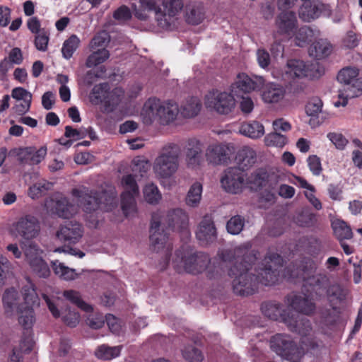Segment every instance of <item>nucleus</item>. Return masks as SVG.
<instances>
[{
	"label": "nucleus",
	"mask_w": 362,
	"mask_h": 362,
	"mask_svg": "<svg viewBox=\"0 0 362 362\" xmlns=\"http://www.w3.org/2000/svg\"><path fill=\"white\" fill-rule=\"evenodd\" d=\"M235 159L239 165L238 168L244 173L256 162V152L249 146H244L238 152Z\"/></svg>",
	"instance_id": "4be33fe9"
},
{
	"label": "nucleus",
	"mask_w": 362,
	"mask_h": 362,
	"mask_svg": "<svg viewBox=\"0 0 362 362\" xmlns=\"http://www.w3.org/2000/svg\"><path fill=\"white\" fill-rule=\"evenodd\" d=\"M327 192L330 199L332 200H341L342 197V189L339 185L329 184Z\"/></svg>",
	"instance_id": "338daca9"
},
{
	"label": "nucleus",
	"mask_w": 362,
	"mask_h": 362,
	"mask_svg": "<svg viewBox=\"0 0 362 362\" xmlns=\"http://www.w3.org/2000/svg\"><path fill=\"white\" fill-rule=\"evenodd\" d=\"M332 52V44L326 39H320L313 43L309 49L310 55L316 59L328 57Z\"/></svg>",
	"instance_id": "a878e982"
},
{
	"label": "nucleus",
	"mask_w": 362,
	"mask_h": 362,
	"mask_svg": "<svg viewBox=\"0 0 362 362\" xmlns=\"http://www.w3.org/2000/svg\"><path fill=\"white\" fill-rule=\"evenodd\" d=\"M286 90L284 88L276 83H269L265 86L262 93V99L265 103H278L285 95Z\"/></svg>",
	"instance_id": "5701e85b"
},
{
	"label": "nucleus",
	"mask_w": 362,
	"mask_h": 362,
	"mask_svg": "<svg viewBox=\"0 0 362 362\" xmlns=\"http://www.w3.org/2000/svg\"><path fill=\"white\" fill-rule=\"evenodd\" d=\"M255 88L256 83L245 74H239L236 81L232 86L233 90L238 89L243 93H250L255 90Z\"/></svg>",
	"instance_id": "c9c22d12"
},
{
	"label": "nucleus",
	"mask_w": 362,
	"mask_h": 362,
	"mask_svg": "<svg viewBox=\"0 0 362 362\" xmlns=\"http://www.w3.org/2000/svg\"><path fill=\"white\" fill-rule=\"evenodd\" d=\"M300 18L306 22H310L320 16L331 15L330 6L317 1H305L300 7L298 11Z\"/></svg>",
	"instance_id": "f8f14e48"
},
{
	"label": "nucleus",
	"mask_w": 362,
	"mask_h": 362,
	"mask_svg": "<svg viewBox=\"0 0 362 362\" xmlns=\"http://www.w3.org/2000/svg\"><path fill=\"white\" fill-rule=\"evenodd\" d=\"M262 311L264 315L272 320H282L293 331L298 332L302 335H307L311 329L310 322L305 319H289L283 313V310L277 303H266L262 305Z\"/></svg>",
	"instance_id": "6e6552de"
},
{
	"label": "nucleus",
	"mask_w": 362,
	"mask_h": 362,
	"mask_svg": "<svg viewBox=\"0 0 362 362\" xmlns=\"http://www.w3.org/2000/svg\"><path fill=\"white\" fill-rule=\"evenodd\" d=\"M150 168L149 162L144 160L134 159L132 171L135 173V175L143 177H144Z\"/></svg>",
	"instance_id": "3c124183"
},
{
	"label": "nucleus",
	"mask_w": 362,
	"mask_h": 362,
	"mask_svg": "<svg viewBox=\"0 0 362 362\" xmlns=\"http://www.w3.org/2000/svg\"><path fill=\"white\" fill-rule=\"evenodd\" d=\"M166 223V214L161 210H157L151 214L150 226H161Z\"/></svg>",
	"instance_id": "052dcab7"
},
{
	"label": "nucleus",
	"mask_w": 362,
	"mask_h": 362,
	"mask_svg": "<svg viewBox=\"0 0 362 362\" xmlns=\"http://www.w3.org/2000/svg\"><path fill=\"white\" fill-rule=\"evenodd\" d=\"M122 346H108L107 345L100 346L95 351L97 358L103 360H111L119 356Z\"/></svg>",
	"instance_id": "4c0bfd02"
},
{
	"label": "nucleus",
	"mask_w": 362,
	"mask_h": 362,
	"mask_svg": "<svg viewBox=\"0 0 362 362\" xmlns=\"http://www.w3.org/2000/svg\"><path fill=\"white\" fill-rule=\"evenodd\" d=\"M107 33L104 32L95 35L90 42V49L93 51L97 49H98L99 47H103L107 41Z\"/></svg>",
	"instance_id": "5fc2aeb1"
},
{
	"label": "nucleus",
	"mask_w": 362,
	"mask_h": 362,
	"mask_svg": "<svg viewBox=\"0 0 362 362\" xmlns=\"http://www.w3.org/2000/svg\"><path fill=\"white\" fill-rule=\"evenodd\" d=\"M13 64H21L23 61L22 51L18 47H14L8 53L6 57Z\"/></svg>",
	"instance_id": "69168bd1"
},
{
	"label": "nucleus",
	"mask_w": 362,
	"mask_h": 362,
	"mask_svg": "<svg viewBox=\"0 0 362 362\" xmlns=\"http://www.w3.org/2000/svg\"><path fill=\"white\" fill-rule=\"evenodd\" d=\"M113 91H110L108 83H102L94 86L90 93V100L94 105L104 103L105 107L114 105Z\"/></svg>",
	"instance_id": "6ab92c4d"
},
{
	"label": "nucleus",
	"mask_w": 362,
	"mask_h": 362,
	"mask_svg": "<svg viewBox=\"0 0 362 362\" xmlns=\"http://www.w3.org/2000/svg\"><path fill=\"white\" fill-rule=\"evenodd\" d=\"M245 183V174L237 168H228L221 179L223 188L228 192L238 194L241 192Z\"/></svg>",
	"instance_id": "2eb2a0df"
},
{
	"label": "nucleus",
	"mask_w": 362,
	"mask_h": 362,
	"mask_svg": "<svg viewBox=\"0 0 362 362\" xmlns=\"http://www.w3.org/2000/svg\"><path fill=\"white\" fill-rule=\"evenodd\" d=\"M143 192L146 202L152 205L157 204L162 197L158 187L153 183L146 185Z\"/></svg>",
	"instance_id": "a19ab883"
},
{
	"label": "nucleus",
	"mask_w": 362,
	"mask_h": 362,
	"mask_svg": "<svg viewBox=\"0 0 362 362\" xmlns=\"http://www.w3.org/2000/svg\"><path fill=\"white\" fill-rule=\"evenodd\" d=\"M46 154L47 148L45 146H42L37 150L33 147H27L21 149L19 156L22 163L34 165L39 164L42 160H44Z\"/></svg>",
	"instance_id": "aec40b11"
},
{
	"label": "nucleus",
	"mask_w": 362,
	"mask_h": 362,
	"mask_svg": "<svg viewBox=\"0 0 362 362\" xmlns=\"http://www.w3.org/2000/svg\"><path fill=\"white\" fill-rule=\"evenodd\" d=\"M113 17L117 21H128L132 18V13L127 6L123 5L115 11Z\"/></svg>",
	"instance_id": "bf43d9fd"
},
{
	"label": "nucleus",
	"mask_w": 362,
	"mask_h": 362,
	"mask_svg": "<svg viewBox=\"0 0 362 362\" xmlns=\"http://www.w3.org/2000/svg\"><path fill=\"white\" fill-rule=\"evenodd\" d=\"M159 8L160 6L157 5L155 0H139V6H134V16L141 21H145L148 18L149 13L154 12L156 19V11Z\"/></svg>",
	"instance_id": "393cba45"
},
{
	"label": "nucleus",
	"mask_w": 362,
	"mask_h": 362,
	"mask_svg": "<svg viewBox=\"0 0 362 362\" xmlns=\"http://www.w3.org/2000/svg\"><path fill=\"white\" fill-rule=\"evenodd\" d=\"M138 194L130 191H124L121 194V206L126 216L136 211L135 197Z\"/></svg>",
	"instance_id": "f704fd0d"
},
{
	"label": "nucleus",
	"mask_w": 362,
	"mask_h": 362,
	"mask_svg": "<svg viewBox=\"0 0 362 362\" xmlns=\"http://www.w3.org/2000/svg\"><path fill=\"white\" fill-rule=\"evenodd\" d=\"M49 40L48 32L45 29H42L40 33L35 34L34 43L36 49L42 52L46 51Z\"/></svg>",
	"instance_id": "09e8293b"
},
{
	"label": "nucleus",
	"mask_w": 362,
	"mask_h": 362,
	"mask_svg": "<svg viewBox=\"0 0 362 362\" xmlns=\"http://www.w3.org/2000/svg\"><path fill=\"white\" fill-rule=\"evenodd\" d=\"M204 103L207 108L214 110L219 114L227 115L233 110L235 102L232 94L213 89L205 95Z\"/></svg>",
	"instance_id": "9b49d317"
},
{
	"label": "nucleus",
	"mask_w": 362,
	"mask_h": 362,
	"mask_svg": "<svg viewBox=\"0 0 362 362\" xmlns=\"http://www.w3.org/2000/svg\"><path fill=\"white\" fill-rule=\"evenodd\" d=\"M210 262L209 257L204 253H197L190 256L183 255L181 251L176 253L174 266L179 271L182 269L191 274H199L204 272Z\"/></svg>",
	"instance_id": "9d476101"
},
{
	"label": "nucleus",
	"mask_w": 362,
	"mask_h": 362,
	"mask_svg": "<svg viewBox=\"0 0 362 362\" xmlns=\"http://www.w3.org/2000/svg\"><path fill=\"white\" fill-rule=\"evenodd\" d=\"M296 43L299 47H303L305 44L312 41L314 33L313 30L308 26H302L296 33Z\"/></svg>",
	"instance_id": "79ce46f5"
},
{
	"label": "nucleus",
	"mask_w": 362,
	"mask_h": 362,
	"mask_svg": "<svg viewBox=\"0 0 362 362\" xmlns=\"http://www.w3.org/2000/svg\"><path fill=\"white\" fill-rule=\"evenodd\" d=\"M105 319L110 331L114 334H119L122 329L120 320L111 314L107 315Z\"/></svg>",
	"instance_id": "13d9d810"
},
{
	"label": "nucleus",
	"mask_w": 362,
	"mask_h": 362,
	"mask_svg": "<svg viewBox=\"0 0 362 362\" xmlns=\"http://www.w3.org/2000/svg\"><path fill=\"white\" fill-rule=\"evenodd\" d=\"M202 107V103L198 98L190 97L181 105L180 112L185 117H194L198 115Z\"/></svg>",
	"instance_id": "2f4dec72"
},
{
	"label": "nucleus",
	"mask_w": 362,
	"mask_h": 362,
	"mask_svg": "<svg viewBox=\"0 0 362 362\" xmlns=\"http://www.w3.org/2000/svg\"><path fill=\"white\" fill-rule=\"evenodd\" d=\"M290 305L293 310L306 315L313 313L315 310V304L302 296H293L291 300Z\"/></svg>",
	"instance_id": "7c9ffc66"
},
{
	"label": "nucleus",
	"mask_w": 362,
	"mask_h": 362,
	"mask_svg": "<svg viewBox=\"0 0 362 362\" xmlns=\"http://www.w3.org/2000/svg\"><path fill=\"white\" fill-rule=\"evenodd\" d=\"M337 80L344 84L342 90L339 92V100L334 103L336 107L346 106L348 98L358 97L362 94V77L359 69L355 66L342 68L337 74Z\"/></svg>",
	"instance_id": "20e7f679"
},
{
	"label": "nucleus",
	"mask_w": 362,
	"mask_h": 362,
	"mask_svg": "<svg viewBox=\"0 0 362 362\" xmlns=\"http://www.w3.org/2000/svg\"><path fill=\"white\" fill-rule=\"evenodd\" d=\"M21 247L32 272L37 277L48 278L50 275V269L47 263L42 257V251L33 243L26 244L22 242Z\"/></svg>",
	"instance_id": "1a4fd4ad"
},
{
	"label": "nucleus",
	"mask_w": 362,
	"mask_h": 362,
	"mask_svg": "<svg viewBox=\"0 0 362 362\" xmlns=\"http://www.w3.org/2000/svg\"><path fill=\"white\" fill-rule=\"evenodd\" d=\"M37 219L33 215H25L21 217L13 226H37Z\"/></svg>",
	"instance_id": "e2e57ef3"
},
{
	"label": "nucleus",
	"mask_w": 362,
	"mask_h": 362,
	"mask_svg": "<svg viewBox=\"0 0 362 362\" xmlns=\"http://www.w3.org/2000/svg\"><path fill=\"white\" fill-rule=\"evenodd\" d=\"M286 74L293 78H301L309 76V67L302 60L289 59L286 63Z\"/></svg>",
	"instance_id": "412c9836"
},
{
	"label": "nucleus",
	"mask_w": 362,
	"mask_h": 362,
	"mask_svg": "<svg viewBox=\"0 0 362 362\" xmlns=\"http://www.w3.org/2000/svg\"><path fill=\"white\" fill-rule=\"evenodd\" d=\"M150 245L153 251L162 252L167 258L172 249L164 228H151Z\"/></svg>",
	"instance_id": "a211bd4d"
},
{
	"label": "nucleus",
	"mask_w": 362,
	"mask_h": 362,
	"mask_svg": "<svg viewBox=\"0 0 362 362\" xmlns=\"http://www.w3.org/2000/svg\"><path fill=\"white\" fill-rule=\"evenodd\" d=\"M188 222L189 216L182 209H174L166 213V223L168 226H187Z\"/></svg>",
	"instance_id": "c85d7f7f"
},
{
	"label": "nucleus",
	"mask_w": 362,
	"mask_h": 362,
	"mask_svg": "<svg viewBox=\"0 0 362 362\" xmlns=\"http://www.w3.org/2000/svg\"><path fill=\"white\" fill-rule=\"evenodd\" d=\"M180 147L175 144L165 146L153 163L155 173L168 178L176 173L179 166Z\"/></svg>",
	"instance_id": "423d86ee"
},
{
	"label": "nucleus",
	"mask_w": 362,
	"mask_h": 362,
	"mask_svg": "<svg viewBox=\"0 0 362 362\" xmlns=\"http://www.w3.org/2000/svg\"><path fill=\"white\" fill-rule=\"evenodd\" d=\"M308 165L310 170L314 175L318 176L322 171L320 158L316 155L309 156L308 159Z\"/></svg>",
	"instance_id": "603ef678"
},
{
	"label": "nucleus",
	"mask_w": 362,
	"mask_h": 362,
	"mask_svg": "<svg viewBox=\"0 0 362 362\" xmlns=\"http://www.w3.org/2000/svg\"><path fill=\"white\" fill-rule=\"evenodd\" d=\"M110 57V52L105 48L98 49L93 51L86 62V66L88 68L96 66L105 62Z\"/></svg>",
	"instance_id": "e433bc0d"
},
{
	"label": "nucleus",
	"mask_w": 362,
	"mask_h": 362,
	"mask_svg": "<svg viewBox=\"0 0 362 362\" xmlns=\"http://www.w3.org/2000/svg\"><path fill=\"white\" fill-rule=\"evenodd\" d=\"M64 296L67 300L76 305L86 313H90L93 311L92 306L87 304L81 299V296L78 291L74 290L65 291L64 292Z\"/></svg>",
	"instance_id": "58836bf2"
},
{
	"label": "nucleus",
	"mask_w": 362,
	"mask_h": 362,
	"mask_svg": "<svg viewBox=\"0 0 362 362\" xmlns=\"http://www.w3.org/2000/svg\"><path fill=\"white\" fill-rule=\"evenodd\" d=\"M23 296L25 308L23 305L17 311L19 324L25 329H28L33 327L35 322V317L33 306L39 305L38 296L35 291L34 285L28 282L23 288Z\"/></svg>",
	"instance_id": "0eeeda50"
},
{
	"label": "nucleus",
	"mask_w": 362,
	"mask_h": 362,
	"mask_svg": "<svg viewBox=\"0 0 362 362\" xmlns=\"http://www.w3.org/2000/svg\"><path fill=\"white\" fill-rule=\"evenodd\" d=\"M318 346L313 339H305L298 346L289 336L281 334H276L270 339L272 351L288 362H300L305 351L315 349Z\"/></svg>",
	"instance_id": "f03ea898"
},
{
	"label": "nucleus",
	"mask_w": 362,
	"mask_h": 362,
	"mask_svg": "<svg viewBox=\"0 0 362 362\" xmlns=\"http://www.w3.org/2000/svg\"><path fill=\"white\" fill-rule=\"evenodd\" d=\"M240 134L255 139L262 137L264 134V127L259 122L252 121L244 123L240 128Z\"/></svg>",
	"instance_id": "c756f323"
},
{
	"label": "nucleus",
	"mask_w": 362,
	"mask_h": 362,
	"mask_svg": "<svg viewBox=\"0 0 362 362\" xmlns=\"http://www.w3.org/2000/svg\"><path fill=\"white\" fill-rule=\"evenodd\" d=\"M231 149L228 144H210L205 153V157L209 163L218 165H227L230 160Z\"/></svg>",
	"instance_id": "dca6fc26"
},
{
	"label": "nucleus",
	"mask_w": 362,
	"mask_h": 362,
	"mask_svg": "<svg viewBox=\"0 0 362 362\" xmlns=\"http://www.w3.org/2000/svg\"><path fill=\"white\" fill-rule=\"evenodd\" d=\"M18 293L14 288L8 289L3 296V303L6 313L8 316H12L14 311L20 308L23 305L20 303Z\"/></svg>",
	"instance_id": "cd10ccee"
},
{
	"label": "nucleus",
	"mask_w": 362,
	"mask_h": 362,
	"mask_svg": "<svg viewBox=\"0 0 362 362\" xmlns=\"http://www.w3.org/2000/svg\"><path fill=\"white\" fill-rule=\"evenodd\" d=\"M185 162L189 168L196 169L204 162L201 142L196 139L188 140L185 148Z\"/></svg>",
	"instance_id": "f3484780"
},
{
	"label": "nucleus",
	"mask_w": 362,
	"mask_h": 362,
	"mask_svg": "<svg viewBox=\"0 0 362 362\" xmlns=\"http://www.w3.org/2000/svg\"><path fill=\"white\" fill-rule=\"evenodd\" d=\"M52 267L54 273L61 279L71 281L78 276L75 269L66 267L64 263L58 260L52 262Z\"/></svg>",
	"instance_id": "473e14b6"
},
{
	"label": "nucleus",
	"mask_w": 362,
	"mask_h": 362,
	"mask_svg": "<svg viewBox=\"0 0 362 362\" xmlns=\"http://www.w3.org/2000/svg\"><path fill=\"white\" fill-rule=\"evenodd\" d=\"M11 96L18 100L25 101V100H32V95L25 88L17 87L12 90Z\"/></svg>",
	"instance_id": "0e129e2a"
},
{
	"label": "nucleus",
	"mask_w": 362,
	"mask_h": 362,
	"mask_svg": "<svg viewBox=\"0 0 362 362\" xmlns=\"http://www.w3.org/2000/svg\"><path fill=\"white\" fill-rule=\"evenodd\" d=\"M328 295L330 298L341 301L345 299L347 295V291L339 285H334L329 288Z\"/></svg>",
	"instance_id": "4d7b16f0"
},
{
	"label": "nucleus",
	"mask_w": 362,
	"mask_h": 362,
	"mask_svg": "<svg viewBox=\"0 0 362 362\" xmlns=\"http://www.w3.org/2000/svg\"><path fill=\"white\" fill-rule=\"evenodd\" d=\"M245 262V258H244ZM264 268L258 272V276L252 278L248 273L250 264H243V259L239 257L232 261V267L228 275L233 278V288L235 293L239 295L252 294L257 288L258 282L265 285H272L278 281L277 269L280 267L281 257L274 253L264 258Z\"/></svg>",
	"instance_id": "f257e3e1"
},
{
	"label": "nucleus",
	"mask_w": 362,
	"mask_h": 362,
	"mask_svg": "<svg viewBox=\"0 0 362 362\" xmlns=\"http://www.w3.org/2000/svg\"><path fill=\"white\" fill-rule=\"evenodd\" d=\"M80 44V39L76 35H71L67 40H66L62 48V53L63 57L69 59L78 49Z\"/></svg>",
	"instance_id": "ea45409f"
},
{
	"label": "nucleus",
	"mask_w": 362,
	"mask_h": 362,
	"mask_svg": "<svg viewBox=\"0 0 362 362\" xmlns=\"http://www.w3.org/2000/svg\"><path fill=\"white\" fill-rule=\"evenodd\" d=\"M179 112L178 105L176 103L168 100L161 101L159 99L149 98L144 103L141 116L144 122L150 124L156 118L163 124H168L173 122Z\"/></svg>",
	"instance_id": "7ed1b4c3"
},
{
	"label": "nucleus",
	"mask_w": 362,
	"mask_h": 362,
	"mask_svg": "<svg viewBox=\"0 0 362 362\" xmlns=\"http://www.w3.org/2000/svg\"><path fill=\"white\" fill-rule=\"evenodd\" d=\"M257 59L260 67L265 69L270 64V55L264 49H259L257 51Z\"/></svg>",
	"instance_id": "680f3d73"
},
{
	"label": "nucleus",
	"mask_w": 362,
	"mask_h": 362,
	"mask_svg": "<svg viewBox=\"0 0 362 362\" xmlns=\"http://www.w3.org/2000/svg\"><path fill=\"white\" fill-rule=\"evenodd\" d=\"M264 144L267 146H276L282 148L287 143V138L276 131L268 134L264 137Z\"/></svg>",
	"instance_id": "c03bdc74"
},
{
	"label": "nucleus",
	"mask_w": 362,
	"mask_h": 362,
	"mask_svg": "<svg viewBox=\"0 0 362 362\" xmlns=\"http://www.w3.org/2000/svg\"><path fill=\"white\" fill-rule=\"evenodd\" d=\"M84 232L82 228H60L57 232V238L67 244H76L83 238Z\"/></svg>",
	"instance_id": "b1692460"
},
{
	"label": "nucleus",
	"mask_w": 362,
	"mask_h": 362,
	"mask_svg": "<svg viewBox=\"0 0 362 362\" xmlns=\"http://www.w3.org/2000/svg\"><path fill=\"white\" fill-rule=\"evenodd\" d=\"M88 324L93 329H99L104 324V318L100 314H94L90 315L88 319Z\"/></svg>",
	"instance_id": "774afa93"
},
{
	"label": "nucleus",
	"mask_w": 362,
	"mask_h": 362,
	"mask_svg": "<svg viewBox=\"0 0 362 362\" xmlns=\"http://www.w3.org/2000/svg\"><path fill=\"white\" fill-rule=\"evenodd\" d=\"M72 194L78 198L80 206L86 213H91L100 207L107 211L115 204V197L106 191L99 192L83 187L73 189Z\"/></svg>",
	"instance_id": "39448f33"
},
{
	"label": "nucleus",
	"mask_w": 362,
	"mask_h": 362,
	"mask_svg": "<svg viewBox=\"0 0 362 362\" xmlns=\"http://www.w3.org/2000/svg\"><path fill=\"white\" fill-rule=\"evenodd\" d=\"M182 7V0H163L161 6L156 11L158 25L163 28L169 27L171 17L175 16Z\"/></svg>",
	"instance_id": "4468645a"
},
{
	"label": "nucleus",
	"mask_w": 362,
	"mask_h": 362,
	"mask_svg": "<svg viewBox=\"0 0 362 362\" xmlns=\"http://www.w3.org/2000/svg\"><path fill=\"white\" fill-rule=\"evenodd\" d=\"M182 352L183 357L189 362H202L204 359L202 351L192 345L185 347Z\"/></svg>",
	"instance_id": "a18cd8bd"
},
{
	"label": "nucleus",
	"mask_w": 362,
	"mask_h": 362,
	"mask_svg": "<svg viewBox=\"0 0 362 362\" xmlns=\"http://www.w3.org/2000/svg\"><path fill=\"white\" fill-rule=\"evenodd\" d=\"M327 138L339 150H343L348 144V140L339 133L330 132L327 134Z\"/></svg>",
	"instance_id": "864d4df0"
},
{
	"label": "nucleus",
	"mask_w": 362,
	"mask_h": 362,
	"mask_svg": "<svg viewBox=\"0 0 362 362\" xmlns=\"http://www.w3.org/2000/svg\"><path fill=\"white\" fill-rule=\"evenodd\" d=\"M122 182L126 189L125 191H130L134 194L139 193L138 185L133 175L124 176Z\"/></svg>",
	"instance_id": "6e6d98bb"
},
{
	"label": "nucleus",
	"mask_w": 362,
	"mask_h": 362,
	"mask_svg": "<svg viewBox=\"0 0 362 362\" xmlns=\"http://www.w3.org/2000/svg\"><path fill=\"white\" fill-rule=\"evenodd\" d=\"M275 25L279 35L293 37L298 26L296 13L292 11H281L276 17Z\"/></svg>",
	"instance_id": "ddd939ff"
},
{
	"label": "nucleus",
	"mask_w": 362,
	"mask_h": 362,
	"mask_svg": "<svg viewBox=\"0 0 362 362\" xmlns=\"http://www.w3.org/2000/svg\"><path fill=\"white\" fill-rule=\"evenodd\" d=\"M269 174L265 169L259 168L251 175V182L257 187H263L266 185Z\"/></svg>",
	"instance_id": "8fccbe9b"
},
{
	"label": "nucleus",
	"mask_w": 362,
	"mask_h": 362,
	"mask_svg": "<svg viewBox=\"0 0 362 362\" xmlns=\"http://www.w3.org/2000/svg\"><path fill=\"white\" fill-rule=\"evenodd\" d=\"M322 101L319 98H312L305 106V112L310 117H317L322 112Z\"/></svg>",
	"instance_id": "49530a36"
},
{
	"label": "nucleus",
	"mask_w": 362,
	"mask_h": 362,
	"mask_svg": "<svg viewBox=\"0 0 362 362\" xmlns=\"http://www.w3.org/2000/svg\"><path fill=\"white\" fill-rule=\"evenodd\" d=\"M203 187L199 182L193 183L185 198V203L190 207H197L200 203L202 199Z\"/></svg>",
	"instance_id": "72a5a7b5"
},
{
	"label": "nucleus",
	"mask_w": 362,
	"mask_h": 362,
	"mask_svg": "<svg viewBox=\"0 0 362 362\" xmlns=\"http://www.w3.org/2000/svg\"><path fill=\"white\" fill-rule=\"evenodd\" d=\"M88 131L85 127L79 129H74L71 126L65 127L64 136L66 138L71 139L74 141L79 140L85 138L87 136Z\"/></svg>",
	"instance_id": "de8ad7c7"
},
{
	"label": "nucleus",
	"mask_w": 362,
	"mask_h": 362,
	"mask_svg": "<svg viewBox=\"0 0 362 362\" xmlns=\"http://www.w3.org/2000/svg\"><path fill=\"white\" fill-rule=\"evenodd\" d=\"M196 235L202 244H209L216 239V228H198Z\"/></svg>",
	"instance_id": "37998d69"
},
{
	"label": "nucleus",
	"mask_w": 362,
	"mask_h": 362,
	"mask_svg": "<svg viewBox=\"0 0 362 362\" xmlns=\"http://www.w3.org/2000/svg\"><path fill=\"white\" fill-rule=\"evenodd\" d=\"M52 210L59 217L69 219L76 213V206L66 197H61L56 200Z\"/></svg>",
	"instance_id": "bb28decb"
}]
</instances>
